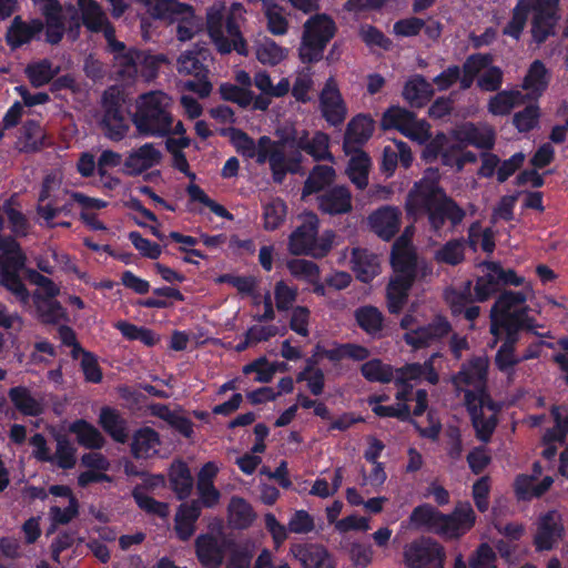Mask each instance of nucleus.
Masks as SVG:
<instances>
[{"mask_svg": "<svg viewBox=\"0 0 568 568\" xmlns=\"http://www.w3.org/2000/svg\"><path fill=\"white\" fill-rule=\"evenodd\" d=\"M488 369L486 356H478L463 365L453 378L456 388L465 393V402L471 416L477 437L487 442L496 427L497 408L485 394Z\"/></svg>", "mask_w": 568, "mask_h": 568, "instance_id": "1", "label": "nucleus"}, {"mask_svg": "<svg viewBox=\"0 0 568 568\" xmlns=\"http://www.w3.org/2000/svg\"><path fill=\"white\" fill-rule=\"evenodd\" d=\"M8 227L17 235L26 234L27 221L19 207L13 202L6 203L0 209V232ZM0 284L11 292L22 304H28L29 294L19 277L23 268L26 257L18 244L11 237L0 234Z\"/></svg>", "mask_w": 568, "mask_h": 568, "instance_id": "2", "label": "nucleus"}, {"mask_svg": "<svg viewBox=\"0 0 568 568\" xmlns=\"http://www.w3.org/2000/svg\"><path fill=\"white\" fill-rule=\"evenodd\" d=\"M438 171L428 169L424 178L415 184L406 201V211L409 215L417 216L423 212L428 213L432 229L438 232L445 220L452 225L458 224L465 216V212L458 207L438 186Z\"/></svg>", "mask_w": 568, "mask_h": 568, "instance_id": "3", "label": "nucleus"}, {"mask_svg": "<svg viewBox=\"0 0 568 568\" xmlns=\"http://www.w3.org/2000/svg\"><path fill=\"white\" fill-rule=\"evenodd\" d=\"M413 229L407 227L405 233L395 242L392 253L394 275L387 286V307L390 313H399L407 300L408 290L413 283L419 264L414 248L409 243Z\"/></svg>", "mask_w": 568, "mask_h": 568, "instance_id": "4", "label": "nucleus"}, {"mask_svg": "<svg viewBox=\"0 0 568 568\" xmlns=\"http://www.w3.org/2000/svg\"><path fill=\"white\" fill-rule=\"evenodd\" d=\"M528 12L532 13V37L537 42H542L552 33L559 19L558 0H518L510 21L504 28V34L519 39Z\"/></svg>", "mask_w": 568, "mask_h": 568, "instance_id": "5", "label": "nucleus"}, {"mask_svg": "<svg viewBox=\"0 0 568 568\" xmlns=\"http://www.w3.org/2000/svg\"><path fill=\"white\" fill-rule=\"evenodd\" d=\"M172 98L163 91H151L140 95L135 102L132 122L144 136H163L170 133L173 116Z\"/></svg>", "mask_w": 568, "mask_h": 568, "instance_id": "6", "label": "nucleus"}, {"mask_svg": "<svg viewBox=\"0 0 568 568\" xmlns=\"http://www.w3.org/2000/svg\"><path fill=\"white\" fill-rule=\"evenodd\" d=\"M232 141L242 155L255 159L260 164L267 162L276 182H282L287 171L296 169L298 155L284 156L278 138L273 141L268 136H262L255 143L245 133L236 131L232 134Z\"/></svg>", "mask_w": 568, "mask_h": 568, "instance_id": "7", "label": "nucleus"}, {"mask_svg": "<svg viewBox=\"0 0 568 568\" xmlns=\"http://www.w3.org/2000/svg\"><path fill=\"white\" fill-rule=\"evenodd\" d=\"M225 4L222 1H214L206 12L207 32L222 53L237 51L246 54V45L235 22L243 19L245 9L240 3H233L230 8L227 22L223 23Z\"/></svg>", "mask_w": 568, "mask_h": 568, "instance_id": "8", "label": "nucleus"}, {"mask_svg": "<svg viewBox=\"0 0 568 568\" xmlns=\"http://www.w3.org/2000/svg\"><path fill=\"white\" fill-rule=\"evenodd\" d=\"M276 136L280 139L284 156L298 155L296 169L287 171V173H295L300 170L303 159L301 151H305L315 160L333 161V156L329 153V136L322 131H315L311 134L303 128L285 124L277 129Z\"/></svg>", "mask_w": 568, "mask_h": 568, "instance_id": "9", "label": "nucleus"}, {"mask_svg": "<svg viewBox=\"0 0 568 568\" xmlns=\"http://www.w3.org/2000/svg\"><path fill=\"white\" fill-rule=\"evenodd\" d=\"M532 294V288L527 285L521 292L507 291L498 297L490 312V333L496 338L504 331L510 333L514 328L527 323L528 308L525 303Z\"/></svg>", "mask_w": 568, "mask_h": 568, "instance_id": "10", "label": "nucleus"}, {"mask_svg": "<svg viewBox=\"0 0 568 568\" xmlns=\"http://www.w3.org/2000/svg\"><path fill=\"white\" fill-rule=\"evenodd\" d=\"M154 18L178 24L180 41L191 40L201 29L202 19L195 16L191 6L178 0H140Z\"/></svg>", "mask_w": 568, "mask_h": 568, "instance_id": "11", "label": "nucleus"}, {"mask_svg": "<svg viewBox=\"0 0 568 568\" xmlns=\"http://www.w3.org/2000/svg\"><path fill=\"white\" fill-rule=\"evenodd\" d=\"M318 217L312 212L302 215V224L290 235L288 251L294 255L323 256L331 248L334 234L317 236Z\"/></svg>", "mask_w": 568, "mask_h": 568, "instance_id": "12", "label": "nucleus"}, {"mask_svg": "<svg viewBox=\"0 0 568 568\" xmlns=\"http://www.w3.org/2000/svg\"><path fill=\"white\" fill-rule=\"evenodd\" d=\"M333 19L320 13L307 19L303 26L302 41L298 49L303 62H315L322 59L326 44L335 34Z\"/></svg>", "mask_w": 568, "mask_h": 568, "instance_id": "13", "label": "nucleus"}, {"mask_svg": "<svg viewBox=\"0 0 568 568\" xmlns=\"http://www.w3.org/2000/svg\"><path fill=\"white\" fill-rule=\"evenodd\" d=\"M113 51L118 73L126 80L141 77L145 81H151L156 77L160 63L165 62L162 54L151 55L133 49L125 51L123 44Z\"/></svg>", "mask_w": 568, "mask_h": 568, "instance_id": "14", "label": "nucleus"}, {"mask_svg": "<svg viewBox=\"0 0 568 568\" xmlns=\"http://www.w3.org/2000/svg\"><path fill=\"white\" fill-rule=\"evenodd\" d=\"M381 128L397 130L418 144H424L430 139L429 124L417 119L410 111L397 105L390 106L384 112Z\"/></svg>", "mask_w": 568, "mask_h": 568, "instance_id": "15", "label": "nucleus"}, {"mask_svg": "<svg viewBox=\"0 0 568 568\" xmlns=\"http://www.w3.org/2000/svg\"><path fill=\"white\" fill-rule=\"evenodd\" d=\"M463 72L460 85L464 89L469 88L475 78L478 79V87L485 91H495L503 82L501 70L493 65L490 57L486 54L469 57L464 63Z\"/></svg>", "mask_w": 568, "mask_h": 568, "instance_id": "16", "label": "nucleus"}, {"mask_svg": "<svg viewBox=\"0 0 568 568\" xmlns=\"http://www.w3.org/2000/svg\"><path fill=\"white\" fill-rule=\"evenodd\" d=\"M101 126L111 140H121L129 131L130 124L124 112V98L116 88H110L103 95V116Z\"/></svg>", "mask_w": 568, "mask_h": 568, "instance_id": "17", "label": "nucleus"}, {"mask_svg": "<svg viewBox=\"0 0 568 568\" xmlns=\"http://www.w3.org/2000/svg\"><path fill=\"white\" fill-rule=\"evenodd\" d=\"M436 357L437 354H434L423 365L408 364L395 371L393 381L398 388L395 396L396 400H408L414 385L420 382L423 378H425L430 384H436L438 382V375L434 368V361Z\"/></svg>", "mask_w": 568, "mask_h": 568, "instance_id": "18", "label": "nucleus"}, {"mask_svg": "<svg viewBox=\"0 0 568 568\" xmlns=\"http://www.w3.org/2000/svg\"><path fill=\"white\" fill-rule=\"evenodd\" d=\"M417 324L416 316L410 313L400 321L402 328L406 331L404 339L415 349L428 346L449 332L448 322L442 317L436 318L428 326L417 327Z\"/></svg>", "mask_w": 568, "mask_h": 568, "instance_id": "19", "label": "nucleus"}, {"mask_svg": "<svg viewBox=\"0 0 568 568\" xmlns=\"http://www.w3.org/2000/svg\"><path fill=\"white\" fill-rule=\"evenodd\" d=\"M444 548L429 538L410 542L404 551V560L409 568H444Z\"/></svg>", "mask_w": 568, "mask_h": 568, "instance_id": "20", "label": "nucleus"}, {"mask_svg": "<svg viewBox=\"0 0 568 568\" xmlns=\"http://www.w3.org/2000/svg\"><path fill=\"white\" fill-rule=\"evenodd\" d=\"M34 283L38 288L34 292L33 301L39 317L45 323H57L64 318V311L54 300L59 294V287L48 277L37 275Z\"/></svg>", "mask_w": 568, "mask_h": 568, "instance_id": "21", "label": "nucleus"}, {"mask_svg": "<svg viewBox=\"0 0 568 568\" xmlns=\"http://www.w3.org/2000/svg\"><path fill=\"white\" fill-rule=\"evenodd\" d=\"M446 136L444 134L437 135L432 140L423 151V159L433 161L442 151V160L445 165L455 166L460 171L466 163L476 161V155L470 151H463L460 144L446 145Z\"/></svg>", "mask_w": 568, "mask_h": 568, "instance_id": "22", "label": "nucleus"}, {"mask_svg": "<svg viewBox=\"0 0 568 568\" xmlns=\"http://www.w3.org/2000/svg\"><path fill=\"white\" fill-rule=\"evenodd\" d=\"M226 540L221 525L217 531L200 535L195 540L196 557L206 568H219L224 559Z\"/></svg>", "mask_w": 568, "mask_h": 568, "instance_id": "23", "label": "nucleus"}, {"mask_svg": "<svg viewBox=\"0 0 568 568\" xmlns=\"http://www.w3.org/2000/svg\"><path fill=\"white\" fill-rule=\"evenodd\" d=\"M476 515L469 503H459L449 515H442L438 535L456 539L465 535L475 524Z\"/></svg>", "mask_w": 568, "mask_h": 568, "instance_id": "24", "label": "nucleus"}, {"mask_svg": "<svg viewBox=\"0 0 568 568\" xmlns=\"http://www.w3.org/2000/svg\"><path fill=\"white\" fill-rule=\"evenodd\" d=\"M323 118L331 125H339L347 116V106L334 78L327 79L320 94Z\"/></svg>", "mask_w": 568, "mask_h": 568, "instance_id": "25", "label": "nucleus"}, {"mask_svg": "<svg viewBox=\"0 0 568 568\" xmlns=\"http://www.w3.org/2000/svg\"><path fill=\"white\" fill-rule=\"evenodd\" d=\"M161 160V150L154 143H144L128 153L122 171L126 175L136 176L159 165Z\"/></svg>", "mask_w": 568, "mask_h": 568, "instance_id": "26", "label": "nucleus"}, {"mask_svg": "<svg viewBox=\"0 0 568 568\" xmlns=\"http://www.w3.org/2000/svg\"><path fill=\"white\" fill-rule=\"evenodd\" d=\"M78 6L83 24L89 30L94 32L102 31L112 50L122 48V42H118L114 39V29L110 26L105 12L97 0H90V2L82 0V3H78Z\"/></svg>", "mask_w": 568, "mask_h": 568, "instance_id": "27", "label": "nucleus"}, {"mask_svg": "<svg viewBox=\"0 0 568 568\" xmlns=\"http://www.w3.org/2000/svg\"><path fill=\"white\" fill-rule=\"evenodd\" d=\"M253 83L261 94H255L254 110L265 111L271 105L272 98H282L291 89V82L287 78H282L276 84H273L270 74L266 71H258L254 74Z\"/></svg>", "mask_w": 568, "mask_h": 568, "instance_id": "28", "label": "nucleus"}, {"mask_svg": "<svg viewBox=\"0 0 568 568\" xmlns=\"http://www.w3.org/2000/svg\"><path fill=\"white\" fill-rule=\"evenodd\" d=\"M565 532L562 517L557 511H549L542 516L538 524V530L535 537L536 547L539 550L551 549Z\"/></svg>", "mask_w": 568, "mask_h": 568, "instance_id": "29", "label": "nucleus"}, {"mask_svg": "<svg viewBox=\"0 0 568 568\" xmlns=\"http://www.w3.org/2000/svg\"><path fill=\"white\" fill-rule=\"evenodd\" d=\"M367 222L377 236L388 241L399 229L400 211L394 206H383L369 214Z\"/></svg>", "mask_w": 568, "mask_h": 568, "instance_id": "30", "label": "nucleus"}, {"mask_svg": "<svg viewBox=\"0 0 568 568\" xmlns=\"http://www.w3.org/2000/svg\"><path fill=\"white\" fill-rule=\"evenodd\" d=\"M349 264L356 277L364 283L371 282L379 273L377 255L364 247L349 251Z\"/></svg>", "mask_w": 568, "mask_h": 568, "instance_id": "31", "label": "nucleus"}, {"mask_svg": "<svg viewBox=\"0 0 568 568\" xmlns=\"http://www.w3.org/2000/svg\"><path fill=\"white\" fill-rule=\"evenodd\" d=\"M318 209L328 215L349 213L353 209L352 194L345 186H335L318 196Z\"/></svg>", "mask_w": 568, "mask_h": 568, "instance_id": "32", "label": "nucleus"}, {"mask_svg": "<svg viewBox=\"0 0 568 568\" xmlns=\"http://www.w3.org/2000/svg\"><path fill=\"white\" fill-rule=\"evenodd\" d=\"M374 132V121L372 118L358 114L354 116L347 124L344 136V150L351 153L357 150L358 145L364 144L372 136Z\"/></svg>", "mask_w": 568, "mask_h": 568, "instance_id": "33", "label": "nucleus"}, {"mask_svg": "<svg viewBox=\"0 0 568 568\" xmlns=\"http://www.w3.org/2000/svg\"><path fill=\"white\" fill-rule=\"evenodd\" d=\"M541 469L538 464L534 467V475H519L514 484L515 493L518 499L529 500L541 496L552 485L554 480L550 476L542 478L540 483H536Z\"/></svg>", "mask_w": 568, "mask_h": 568, "instance_id": "34", "label": "nucleus"}, {"mask_svg": "<svg viewBox=\"0 0 568 568\" xmlns=\"http://www.w3.org/2000/svg\"><path fill=\"white\" fill-rule=\"evenodd\" d=\"M291 552L303 568H335L331 555L321 546L295 545L291 548Z\"/></svg>", "mask_w": 568, "mask_h": 568, "instance_id": "35", "label": "nucleus"}, {"mask_svg": "<svg viewBox=\"0 0 568 568\" xmlns=\"http://www.w3.org/2000/svg\"><path fill=\"white\" fill-rule=\"evenodd\" d=\"M256 519L251 504L244 498L233 496L227 505V523L234 529H246Z\"/></svg>", "mask_w": 568, "mask_h": 568, "instance_id": "36", "label": "nucleus"}, {"mask_svg": "<svg viewBox=\"0 0 568 568\" xmlns=\"http://www.w3.org/2000/svg\"><path fill=\"white\" fill-rule=\"evenodd\" d=\"M42 28L43 24L39 20L27 23L20 17H16L7 32L8 42L12 47H20L31 41Z\"/></svg>", "mask_w": 568, "mask_h": 568, "instance_id": "37", "label": "nucleus"}, {"mask_svg": "<svg viewBox=\"0 0 568 568\" xmlns=\"http://www.w3.org/2000/svg\"><path fill=\"white\" fill-rule=\"evenodd\" d=\"M549 78L550 75L545 64L536 60L530 64L524 78L523 89L527 91L528 97L537 98L546 90Z\"/></svg>", "mask_w": 568, "mask_h": 568, "instance_id": "38", "label": "nucleus"}, {"mask_svg": "<svg viewBox=\"0 0 568 568\" xmlns=\"http://www.w3.org/2000/svg\"><path fill=\"white\" fill-rule=\"evenodd\" d=\"M455 134L458 142L473 144L481 149H490L495 142V133L488 126L476 128L473 124H466L458 129Z\"/></svg>", "mask_w": 568, "mask_h": 568, "instance_id": "39", "label": "nucleus"}, {"mask_svg": "<svg viewBox=\"0 0 568 568\" xmlns=\"http://www.w3.org/2000/svg\"><path fill=\"white\" fill-rule=\"evenodd\" d=\"M201 514L197 501L182 504L175 515V530L182 540L189 539L195 528V521Z\"/></svg>", "mask_w": 568, "mask_h": 568, "instance_id": "40", "label": "nucleus"}, {"mask_svg": "<svg viewBox=\"0 0 568 568\" xmlns=\"http://www.w3.org/2000/svg\"><path fill=\"white\" fill-rule=\"evenodd\" d=\"M160 444L158 433L144 427L134 434L131 448L136 458H150L158 454Z\"/></svg>", "mask_w": 568, "mask_h": 568, "instance_id": "41", "label": "nucleus"}, {"mask_svg": "<svg viewBox=\"0 0 568 568\" xmlns=\"http://www.w3.org/2000/svg\"><path fill=\"white\" fill-rule=\"evenodd\" d=\"M434 93L433 87L422 75L412 77L404 87L403 97L412 106H423Z\"/></svg>", "mask_w": 568, "mask_h": 568, "instance_id": "42", "label": "nucleus"}, {"mask_svg": "<svg viewBox=\"0 0 568 568\" xmlns=\"http://www.w3.org/2000/svg\"><path fill=\"white\" fill-rule=\"evenodd\" d=\"M442 513L428 504L416 507L409 516V525L415 529H426L438 535Z\"/></svg>", "mask_w": 568, "mask_h": 568, "instance_id": "43", "label": "nucleus"}, {"mask_svg": "<svg viewBox=\"0 0 568 568\" xmlns=\"http://www.w3.org/2000/svg\"><path fill=\"white\" fill-rule=\"evenodd\" d=\"M525 95L519 90H504L488 101V111L496 116H503L524 103Z\"/></svg>", "mask_w": 568, "mask_h": 568, "instance_id": "44", "label": "nucleus"}, {"mask_svg": "<svg viewBox=\"0 0 568 568\" xmlns=\"http://www.w3.org/2000/svg\"><path fill=\"white\" fill-rule=\"evenodd\" d=\"M14 407L24 415L37 416L43 412V403L24 387H14L9 393Z\"/></svg>", "mask_w": 568, "mask_h": 568, "instance_id": "45", "label": "nucleus"}, {"mask_svg": "<svg viewBox=\"0 0 568 568\" xmlns=\"http://www.w3.org/2000/svg\"><path fill=\"white\" fill-rule=\"evenodd\" d=\"M61 184V178L58 173L48 175L43 181L42 191L39 196L38 212L47 224H51L57 216L59 210L53 207L51 203H44L52 196V192Z\"/></svg>", "mask_w": 568, "mask_h": 568, "instance_id": "46", "label": "nucleus"}, {"mask_svg": "<svg viewBox=\"0 0 568 568\" xmlns=\"http://www.w3.org/2000/svg\"><path fill=\"white\" fill-rule=\"evenodd\" d=\"M70 432L77 436V440L85 448L99 449L104 445V438L93 425L79 419L70 425Z\"/></svg>", "mask_w": 568, "mask_h": 568, "instance_id": "47", "label": "nucleus"}, {"mask_svg": "<svg viewBox=\"0 0 568 568\" xmlns=\"http://www.w3.org/2000/svg\"><path fill=\"white\" fill-rule=\"evenodd\" d=\"M256 59L265 65H277L288 55V49L281 47L270 38L263 39L255 48Z\"/></svg>", "mask_w": 568, "mask_h": 568, "instance_id": "48", "label": "nucleus"}, {"mask_svg": "<svg viewBox=\"0 0 568 568\" xmlns=\"http://www.w3.org/2000/svg\"><path fill=\"white\" fill-rule=\"evenodd\" d=\"M99 423L115 442L124 443L128 439L125 422L114 409L109 407L102 408Z\"/></svg>", "mask_w": 568, "mask_h": 568, "instance_id": "49", "label": "nucleus"}, {"mask_svg": "<svg viewBox=\"0 0 568 568\" xmlns=\"http://www.w3.org/2000/svg\"><path fill=\"white\" fill-rule=\"evenodd\" d=\"M353 151L354 154L352 155L348 163L347 175L358 189H364L368 183V170L371 166V160L364 152L359 150Z\"/></svg>", "mask_w": 568, "mask_h": 568, "instance_id": "50", "label": "nucleus"}, {"mask_svg": "<svg viewBox=\"0 0 568 568\" xmlns=\"http://www.w3.org/2000/svg\"><path fill=\"white\" fill-rule=\"evenodd\" d=\"M335 170L328 165H316L310 173L303 189V197L318 192L335 180Z\"/></svg>", "mask_w": 568, "mask_h": 568, "instance_id": "51", "label": "nucleus"}, {"mask_svg": "<svg viewBox=\"0 0 568 568\" xmlns=\"http://www.w3.org/2000/svg\"><path fill=\"white\" fill-rule=\"evenodd\" d=\"M263 222L266 230L277 229L285 220L287 207L283 200L270 197L263 202Z\"/></svg>", "mask_w": 568, "mask_h": 568, "instance_id": "52", "label": "nucleus"}, {"mask_svg": "<svg viewBox=\"0 0 568 568\" xmlns=\"http://www.w3.org/2000/svg\"><path fill=\"white\" fill-rule=\"evenodd\" d=\"M170 480L179 498L190 495L193 487V478L190 469L183 462H175L170 468Z\"/></svg>", "mask_w": 568, "mask_h": 568, "instance_id": "53", "label": "nucleus"}, {"mask_svg": "<svg viewBox=\"0 0 568 568\" xmlns=\"http://www.w3.org/2000/svg\"><path fill=\"white\" fill-rule=\"evenodd\" d=\"M219 91L223 100L236 103L241 108L252 105L254 109L255 94L251 89L225 82L220 85Z\"/></svg>", "mask_w": 568, "mask_h": 568, "instance_id": "54", "label": "nucleus"}, {"mask_svg": "<svg viewBox=\"0 0 568 568\" xmlns=\"http://www.w3.org/2000/svg\"><path fill=\"white\" fill-rule=\"evenodd\" d=\"M204 59L205 52L202 50L186 51L182 53L178 60V70L180 73L194 77H203L206 73V70L203 65Z\"/></svg>", "mask_w": 568, "mask_h": 568, "instance_id": "55", "label": "nucleus"}, {"mask_svg": "<svg viewBox=\"0 0 568 568\" xmlns=\"http://www.w3.org/2000/svg\"><path fill=\"white\" fill-rule=\"evenodd\" d=\"M114 327L129 341H140L146 346H153L159 342V337L151 329L125 321L116 322Z\"/></svg>", "mask_w": 568, "mask_h": 568, "instance_id": "56", "label": "nucleus"}, {"mask_svg": "<svg viewBox=\"0 0 568 568\" xmlns=\"http://www.w3.org/2000/svg\"><path fill=\"white\" fill-rule=\"evenodd\" d=\"M368 405L372 407V410L375 415L379 417H396L399 419H408L409 418V407L407 405V400L398 402L396 400L395 405H382L379 396H371L367 399Z\"/></svg>", "mask_w": 568, "mask_h": 568, "instance_id": "57", "label": "nucleus"}, {"mask_svg": "<svg viewBox=\"0 0 568 568\" xmlns=\"http://www.w3.org/2000/svg\"><path fill=\"white\" fill-rule=\"evenodd\" d=\"M480 275L476 282L475 293L477 301L487 300L496 292L498 278L493 275L491 262L483 263L480 266Z\"/></svg>", "mask_w": 568, "mask_h": 568, "instance_id": "58", "label": "nucleus"}, {"mask_svg": "<svg viewBox=\"0 0 568 568\" xmlns=\"http://www.w3.org/2000/svg\"><path fill=\"white\" fill-rule=\"evenodd\" d=\"M355 317L366 333L375 335L382 331L383 315L378 308L374 306H363L355 312Z\"/></svg>", "mask_w": 568, "mask_h": 568, "instance_id": "59", "label": "nucleus"}, {"mask_svg": "<svg viewBox=\"0 0 568 568\" xmlns=\"http://www.w3.org/2000/svg\"><path fill=\"white\" fill-rule=\"evenodd\" d=\"M72 355L73 357L80 356V366L87 382L100 383L102 381V372L95 356L91 353L84 352L75 344L72 349Z\"/></svg>", "mask_w": 568, "mask_h": 568, "instance_id": "60", "label": "nucleus"}, {"mask_svg": "<svg viewBox=\"0 0 568 568\" xmlns=\"http://www.w3.org/2000/svg\"><path fill=\"white\" fill-rule=\"evenodd\" d=\"M362 374L371 382L389 383L394 379L395 371L379 359H372L362 365Z\"/></svg>", "mask_w": 568, "mask_h": 568, "instance_id": "61", "label": "nucleus"}, {"mask_svg": "<svg viewBox=\"0 0 568 568\" xmlns=\"http://www.w3.org/2000/svg\"><path fill=\"white\" fill-rule=\"evenodd\" d=\"M265 17L267 20V30L274 36H284L288 31V20L283 8L276 4L265 7Z\"/></svg>", "mask_w": 568, "mask_h": 568, "instance_id": "62", "label": "nucleus"}, {"mask_svg": "<svg viewBox=\"0 0 568 568\" xmlns=\"http://www.w3.org/2000/svg\"><path fill=\"white\" fill-rule=\"evenodd\" d=\"M287 268L294 277L308 283H316L320 278L318 267L311 261L292 260L287 263Z\"/></svg>", "mask_w": 568, "mask_h": 568, "instance_id": "63", "label": "nucleus"}, {"mask_svg": "<svg viewBox=\"0 0 568 568\" xmlns=\"http://www.w3.org/2000/svg\"><path fill=\"white\" fill-rule=\"evenodd\" d=\"M313 74L310 69H303L296 73L292 85V94L300 102H308L311 100L310 92L313 89Z\"/></svg>", "mask_w": 568, "mask_h": 568, "instance_id": "64", "label": "nucleus"}]
</instances>
